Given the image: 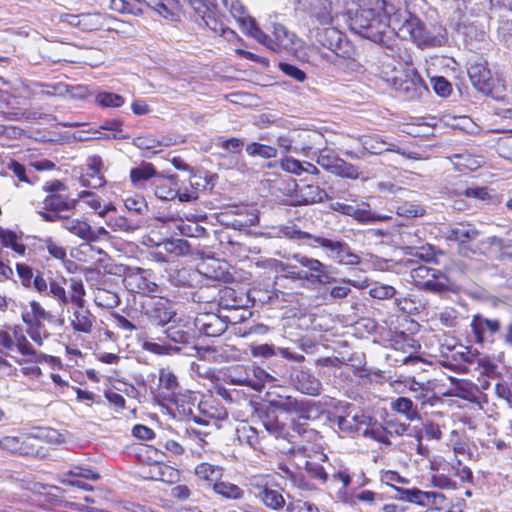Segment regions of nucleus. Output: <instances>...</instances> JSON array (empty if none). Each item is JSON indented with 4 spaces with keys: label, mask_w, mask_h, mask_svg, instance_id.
Segmentation results:
<instances>
[{
    "label": "nucleus",
    "mask_w": 512,
    "mask_h": 512,
    "mask_svg": "<svg viewBox=\"0 0 512 512\" xmlns=\"http://www.w3.org/2000/svg\"><path fill=\"white\" fill-rule=\"evenodd\" d=\"M357 6L350 21L351 29L373 42H384L386 34L391 32L394 4L388 0H358Z\"/></svg>",
    "instance_id": "obj_1"
},
{
    "label": "nucleus",
    "mask_w": 512,
    "mask_h": 512,
    "mask_svg": "<svg viewBox=\"0 0 512 512\" xmlns=\"http://www.w3.org/2000/svg\"><path fill=\"white\" fill-rule=\"evenodd\" d=\"M42 190L46 196L38 213L44 221L54 222L59 213L74 210L77 206V200L69 197L68 187L59 179L46 181Z\"/></svg>",
    "instance_id": "obj_2"
},
{
    "label": "nucleus",
    "mask_w": 512,
    "mask_h": 512,
    "mask_svg": "<svg viewBox=\"0 0 512 512\" xmlns=\"http://www.w3.org/2000/svg\"><path fill=\"white\" fill-rule=\"evenodd\" d=\"M391 32L400 39L410 40L419 46L427 44L429 38L420 18L395 5L392 13Z\"/></svg>",
    "instance_id": "obj_3"
},
{
    "label": "nucleus",
    "mask_w": 512,
    "mask_h": 512,
    "mask_svg": "<svg viewBox=\"0 0 512 512\" xmlns=\"http://www.w3.org/2000/svg\"><path fill=\"white\" fill-rule=\"evenodd\" d=\"M294 233L297 239H312L315 243L314 246L327 250L329 257L339 265L357 266L361 263V257L343 240L314 236L304 231H295Z\"/></svg>",
    "instance_id": "obj_4"
},
{
    "label": "nucleus",
    "mask_w": 512,
    "mask_h": 512,
    "mask_svg": "<svg viewBox=\"0 0 512 512\" xmlns=\"http://www.w3.org/2000/svg\"><path fill=\"white\" fill-rule=\"evenodd\" d=\"M413 284L433 293L454 291L453 282L441 270L426 265H419L410 271Z\"/></svg>",
    "instance_id": "obj_5"
},
{
    "label": "nucleus",
    "mask_w": 512,
    "mask_h": 512,
    "mask_svg": "<svg viewBox=\"0 0 512 512\" xmlns=\"http://www.w3.org/2000/svg\"><path fill=\"white\" fill-rule=\"evenodd\" d=\"M315 40L339 58L349 59L354 53V47L346 35L332 25L322 29L317 28Z\"/></svg>",
    "instance_id": "obj_6"
},
{
    "label": "nucleus",
    "mask_w": 512,
    "mask_h": 512,
    "mask_svg": "<svg viewBox=\"0 0 512 512\" xmlns=\"http://www.w3.org/2000/svg\"><path fill=\"white\" fill-rule=\"evenodd\" d=\"M154 194L161 200L171 201L178 199L180 202L196 200L195 192L188 193V187H180L177 175L158 176L153 180Z\"/></svg>",
    "instance_id": "obj_7"
},
{
    "label": "nucleus",
    "mask_w": 512,
    "mask_h": 512,
    "mask_svg": "<svg viewBox=\"0 0 512 512\" xmlns=\"http://www.w3.org/2000/svg\"><path fill=\"white\" fill-rule=\"evenodd\" d=\"M360 147L346 150L344 155L351 159H362L368 155H380L384 152H399V148L377 134L362 135L357 138Z\"/></svg>",
    "instance_id": "obj_8"
},
{
    "label": "nucleus",
    "mask_w": 512,
    "mask_h": 512,
    "mask_svg": "<svg viewBox=\"0 0 512 512\" xmlns=\"http://www.w3.org/2000/svg\"><path fill=\"white\" fill-rule=\"evenodd\" d=\"M468 75L472 85L486 96L498 98L499 83L492 77L486 60L472 63L468 68Z\"/></svg>",
    "instance_id": "obj_9"
},
{
    "label": "nucleus",
    "mask_w": 512,
    "mask_h": 512,
    "mask_svg": "<svg viewBox=\"0 0 512 512\" xmlns=\"http://www.w3.org/2000/svg\"><path fill=\"white\" fill-rule=\"evenodd\" d=\"M387 81L396 92L409 100L418 98L422 90L426 89L423 78L414 69L405 70Z\"/></svg>",
    "instance_id": "obj_10"
},
{
    "label": "nucleus",
    "mask_w": 512,
    "mask_h": 512,
    "mask_svg": "<svg viewBox=\"0 0 512 512\" xmlns=\"http://www.w3.org/2000/svg\"><path fill=\"white\" fill-rule=\"evenodd\" d=\"M294 258L305 268V270H303V281L314 285H328L336 282V279L331 275L329 270L330 266L320 260L299 255H296Z\"/></svg>",
    "instance_id": "obj_11"
},
{
    "label": "nucleus",
    "mask_w": 512,
    "mask_h": 512,
    "mask_svg": "<svg viewBox=\"0 0 512 512\" xmlns=\"http://www.w3.org/2000/svg\"><path fill=\"white\" fill-rule=\"evenodd\" d=\"M249 36L275 52H280L292 44V36L286 27L279 23L272 25L271 35L264 33L256 24Z\"/></svg>",
    "instance_id": "obj_12"
},
{
    "label": "nucleus",
    "mask_w": 512,
    "mask_h": 512,
    "mask_svg": "<svg viewBox=\"0 0 512 512\" xmlns=\"http://www.w3.org/2000/svg\"><path fill=\"white\" fill-rule=\"evenodd\" d=\"M153 276L150 269L133 268L125 274L123 284L131 293L150 295L158 291V284L152 280Z\"/></svg>",
    "instance_id": "obj_13"
},
{
    "label": "nucleus",
    "mask_w": 512,
    "mask_h": 512,
    "mask_svg": "<svg viewBox=\"0 0 512 512\" xmlns=\"http://www.w3.org/2000/svg\"><path fill=\"white\" fill-rule=\"evenodd\" d=\"M196 21L200 20L207 28L215 33H223L224 27L217 6L211 0H189Z\"/></svg>",
    "instance_id": "obj_14"
},
{
    "label": "nucleus",
    "mask_w": 512,
    "mask_h": 512,
    "mask_svg": "<svg viewBox=\"0 0 512 512\" xmlns=\"http://www.w3.org/2000/svg\"><path fill=\"white\" fill-rule=\"evenodd\" d=\"M104 163L99 155L89 156L85 169L80 173L79 182L81 186L99 189L106 185L107 181L103 174Z\"/></svg>",
    "instance_id": "obj_15"
},
{
    "label": "nucleus",
    "mask_w": 512,
    "mask_h": 512,
    "mask_svg": "<svg viewBox=\"0 0 512 512\" xmlns=\"http://www.w3.org/2000/svg\"><path fill=\"white\" fill-rule=\"evenodd\" d=\"M268 397L269 399L267 401L271 408L289 414H296L299 418L309 419V413L312 408L309 401L299 400L292 396L277 395L276 397H272L270 393H268Z\"/></svg>",
    "instance_id": "obj_16"
},
{
    "label": "nucleus",
    "mask_w": 512,
    "mask_h": 512,
    "mask_svg": "<svg viewBox=\"0 0 512 512\" xmlns=\"http://www.w3.org/2000/svg\"><path fill=\"white\" fill-rule=\"evenodd\" d=\"M142 308L149 320H172L177 314L175 303L162 296L149 298Z\"/></svg>",
    "instance_id": "obj_17"
},
{
    "label": "nucleus",
    "mask_w": 512,
    "mask_h": 512,
    "mask_svg": "<svg viewBox=\"0 0 512 512\" xmlns=\"http://www.w3.org/2000/svg\"><path fill=\"white\" fill-rule=\"evenodd\" d=\"M15 270L20 284L25 289L35 290L39 294H47L48 283L41 271L37 270L36 273H34V269L24 262H17L15 264Z\"/></svg>",
    "instance_id": "obj_18"
},
{
    "label": "nucleus",
    "mask_w": 512,
    "mask_h": 512,
    "mask_svg": "<svg viewBox=\"0 0 512 512\" xmlns=\"http://www.w3.org/2000/svg\"><path fill=\"white\" fill-rule=\"evenodd\" d=\"M200 272L205 278L203 282L205 287H215L219 284H227L234 280L226 263L220 262L217 259H211L209 262L202 264Z\"/></svg>",
    "instance_id": "obj_19"
},
{
    "label": "nucleus",
    "mask_w": 512,
    "mask_h": 512,
    "mask_svg": "<svg viewBox=\"0 0 512 512\" xmlns=\"http://www.w3.org/2000/svg\"><path fill=\"white\" fill-rule=\"evenodd\" d=\"M63 228L86 243L97 242L101 236L109 234L104 227L93 229L88 222L78 218H67L63 222Z\"/></svg>",
    "instance_id": "obj_20"
},
{
    "label": "nucleus",
    "mask_w": 512,
    "mask_h": 512,
    "mask_svg": "<svg viewBox=\"0 0 512 512\" xmlns=\"http://www.w3.org/2000/svg\"><path fill=\"white\" fill-rule=\"evenodd\" d=\"M398 317L412 318L428 315V303L419 295H408L395 299Z\"/></svg>",
    "instance_id": "obj_21"
},
{
    "label": "nucleus",
    "mask_w": 512,
    "mask_h": 512,
    "mask_svg": "<svg viewBox=\"0 0 512 512\" xmlns=\"http://www.w3.org/2000/svg\"><path fill=\"white\" fill-rule=\"evenodd\" d=\"M447 195L449 198L454 199L455 203L464 198L469 200L489 201L491 195L487 187H469L465 182L459 181L452 183L447 187Z\"/></svg>",
    "instance_id": "obj_22"
},
{
    "label": "nucleus",
    "mask_w": 512,
    "mask_h": 512,
    "mask_svg": "<svg viewBox=\"0 0 512 512\" xmlns=\"http://www.w3.org/2000/svg\"><path fill=\"white\" fill-rule=\"evenodd\" d=\"M167 338L175 343L192 344L201 334L196 322H175L165 330Z\"/></svg>",
    "instance_id": "obj_23"
},
{
    "label": "nucleus",
    "mask_w": 512,
    "mask_h": 512,
    "mask_svg": "<svg viewBox=\"0 0 512 512\" xmlns=\"http://www.w3.org/2000/svg\"><path fill=\"white\" fill-rule=\"evenodd\" d=\"M156 11L161 17L170 21H179L181 5L179 0H135Z\"/></svg>",
    "instance_id": "obj_24"
},
{
    "label": "nucleus",
    "mask_w": 512,
    "mask_h": 512,
    "mask_svg": "<svg viewBox=\"0 0 512 512\" xmlns=\"http://www.w3.org/2000/svg\"><path fill=\"white\" fill-rule=\"evenodd\" d=\"M171 282L179 287H204L203 282L205 281L204 276L200 272V269L192 267H181L176 269L171 275Z\"/></svg>",
    "instance_id": "obj_25"
},
{
    "label": "nucleus",
    "mask_w": 512,
    "mask_h": 512,
    "mask_svg": "<svg viewBox=\"0 0 512 512\" xmlns=\"http://www.w3.org/2000/svg\"><path fill=\"white\" fill-rule=\"evenodd\" d=\"M84 296L85 289L83 281L81 279L72 278L70 283V297L68 298V302L70 301L74 306L75 320H89L90 313L84 307Z\"/></svg>",
    "instance_id": "obj_26"
},
{
    "label": "nucleus",
    "mask_w": 512,
    "mask_h": 512,
    "mask_svg": "<svg viewBox=\"0 0 512 512\" xmlns=\"http://www.w3.org/2000/svg\"><path fill=\"white\" fill-rule=\"evenodd\" d=\"M0 244L2 248L10 249L15 257H25L28 247L24 243L22 233L0 226Z\"/></svg>",
    "instance_id": "obj_27"
},
{
    "label": "nucleus",
    "mask_w": 512,
    "mask_h": 512,
    "mask_svg": "<svg viewBox=\"0 0 512 512\" xmlns=\"http://www.w3.org/2000/svg\"><path fill=\"white\" fill-rule=\"evenodd\" d=\"M223 3L240 27L249 35L256 21L248 14L245 6L239 0H223Z\"/></svg>",
    "instance_id": "obj_28"
},
{
    "label": "nucleus",
    "mask_w": 512,
    "mask_h": 512,
    "mask_svg": "<svg viewBox=\"0 0 512 512\" xmlns=\"http://www.w3.org/2000/svg\"><path fill=\"white\" fill-rule=\"evenodd\" d=\"M293 383L297 390L307 395L316 396L321 390V382L308 370L295 371Z\"/></svg>",
    "instance_id": "obj_29"
},
{
    "label": "nucleus",
    "mask_w": 512,
    "mask_h": 512,
    "mask_svg": "<svg viewBox=\"0 0 512 512\" xmlns=\"http://www.w3.org/2000/svg\"><path fill=\"white\" fill-rule=\"evenodd\" d=\"M320 166L330 170L337 176L348 179H358L361 171L359 168L343 159H332L331 163H325V158L320 161Z\"/></svg>",
    "instance_id": "obj_30"
},
{
    "label": "nucleus",
    "mask_w": 512,
    "mask_h": 512,
    "mask_svg": "<svg viewBox=\"0 0 512 512\" xmlns=\"http://www.w3.org/2000/svg\"><path fill=\"white\" fill-rule=\"evenodd\" d=\"M478 235L479 231L472 224L458 223L449 230L447 238L450 241L457 242L460 246L466 247Z\"/></svg>",
    "instance_id": "obj_31"
},
{
    "label": "nucleus",
    "mask_w": 512,
    "mask_h": 512,
    "mask_svg": "<svg viewBox=\"0 0 512 512\" xmlns=\"http://www.w3.org/2000/svg\"><path fill=\"white\" fill-rule=\"evenodd\" d=\"M75 200H77V203L82 201L100 217H105L108 212L116 210L112 203L103 205L101 198L96 193L89 190H83L79 192Z\"/></svg>",
    "instance_id": "obj_32"
},
{
    "label": "nucleus",
    "mask_w": 512,
    "mask_h": 512,
    "mask_svg": "<svg viewBox=\"0 0 512 512\" xmlns=\"http://www.w3.org/2000/svg\"><path fill=\"white\" fill-rule=\"evenodd\" d=\"M310 18L321 26L327 27L333 24L332 3L329 0H316L310 11Z\"/></svg>",
    "instance_id": "obj_33"
},
{
    "label": "nucleus",
    "mask_w": 512,
    "mask_h": 512,
    "mask_svg": "<svg viewBox=\"0 0 512 512\" xmlns=\"http://www.w3.org/2000/svg\"><path fill=\"white\" fill-rule=\"evenodd\" d=\"M129 177L134 187L143 188L147 181L157 177V170L154 164L143 161L139 166L130 170Z\"/></svg>",
    "instance_id": "obj_34"
},
{
    "label": "nucleus",
    "mask_w": 512,
    "mask_h": 512,
    "mask_svg": "<svg viewBox=\"0 0 512 512\" xmlns=\"http://www.w3.org/2000/svg\"><path fill=\"white\" fill-rule=\"evenodd\" d=\"M325 196V191L317 185H303L298 188L294 205H309L321 202Z\"/></svg>",
    "instance_id": "obj_35"
},
{
    "label": "nucleus",
    "mask_w": 512,
    "mask_h": 512,
    "mask_svg": "<svg viewBox=\"0 0 512 512\" xmlns=\"http://www.w3.org/2000/svg\"><path fill=\"white\" fill-rule=\"evenodd\" d=\"M260 417L264 428L270 435L276 438H286L285 425L278 420L274 411L260 410Z\"/></svg>",
    "instance_id": "obj_36"
},
{
    "label": "nucleus",
    "mask_w": 512,
    "mask_h": 512,
    "mask_svg": "<svg viewBox=\"0 0 512 512\" xmlns=\"http://www.w3.org/2000/svg\"><path fill=\"white\" fill-rule=\"evenodd\" d=\"M438 496L435 492H424L418 488L413 489H396V494L392 497L395 499L409 501L419 505H425L430 498Z\"/></svg>",
    "instance_id": "obj_37"
},
{
    "label": "nucleus",
    "mask_w": 512,
    "mask_h": 512,
    "mask_svg": "<svg viewBox=\"0 0 512 512\" xmlns=\"http://www.w3.org/2000/svg\"><path fill=\"white\" fill-rule=\"evenodd\" d=\"M419 328V322H411V326L407 329H398V327H396L395 330L392 331L390 328L385 339L391 343V346L398 349L403 344V340H406L410 334H416Z\"/></svg>",
    "instance_id": "obj_38"
},
{
    "label": "nucleus",
    "mask_w": 512,
    "mask_h": 512,
    "mask_svg": "<svg viewBox=\"0 0 512 512\" xmlns=\"http://www.w3.org/2000/svg\"><path fill=\"white\" fill-rule=\"evenodd\" d=\"M350 286L363 289L369 286V282L365 279L361 281V283H358L354 280L343 278L341 280V285L333 286L330 289V296L336 299L346 298L351 292Z\"/></svg>",
    "instance_id": "obj_39"
},
{
    "label": "nucleus",
    "mask_w": 512,
    "mask_h": 512,
    "mask_svg": "<svg viewBox=\"0 0 512 512\" xmlns=\"http://www.w3.org/2000/svg\"><path fill=\"white\" fill-rule=\"evenodd\" d=\"M158 248L163 249L167 256H183L190 252V245L184 239L166 240L159 244Z\"/></svg>",
    "instance_id": "obj_40"
},
{
    "label": "nucleus",
    "mask_w": 512,
    "mask_h": 512,
    "mask_svg": "<svg viewBox=\"0 0 512 512\" xmlns=\"http://www.w3.org/2000/svg\"><path fill=\"white\" fill-rule=\"evenodd\" d=\"M95 103L101 108H119L125 104V98L117 93L101 91L96 94Z\"/></svg>",
    "instance_id": "obj_41"
},
{
    "label": "nucleus",
    "mask_w": 512,
    "mask_h": 512,
    "mask_svg": "<svg viewBox=\"0 0 512 512\" xmlns=\"http://www.w3.org/2000/svg\"><path fill=\"white\" fill-rule=\"evenodd\" d=\"M396 213L405 218L423 217L426 209L416 201H403L396 207Z\"/></svg>",
    "instance_id": "obj_42"
},
{
    "label": "nucleus",
    "mask_w": 512,
    "mask_h": 512,
    "mask_svg": "<svg viewBox=\"0 0 512 512\" xmlns=\"http://www.w3.org/2000/svg\"><path fill=\"white\" fill-rule=\"evenodd\" d=\"M454 167L463 173L475 171L480 167L479 160L468 153L456 154L453 157Z\"/></svg>",
    "instance_id": "obj_43"
},
{
    "label": "nucleus",
    "mask_w": 512,
    "mask_h": 512,
    "mask_svg": "<svg viewBox=\"0 0 512 512\" xmlns=\"http://www.w3.org/2000/svg\"><path fill=\"white\" fill-rule=\"evenodd\" d=\"M352 217L360 223L368 224L374 222H385L391 219V216L372 212L370 209L354 207Z\"/></svg>",
    "instance_id": "obj_44"
},
{
    "label": "nucleus",
    "mask_w": 512,
    "mask_h": 512,
    "mask_svg": "<svg viewBox=\"0 0 512 512\" xmlns=\"http://www.w3.org/2000/svg\"><path fill=\"white\" fill-rule=\"evenodd\" d=\"M392 409L398 413L404 414L409 421L419 419V413L414 408L411 399L407 397H399L392 402Z\"/></svg>",
    "instance_id": "obj_45"
},
{
    "label": "nucleus",
    "mask_w": 512,
    "mask_h": 512,
    "mask_svg": "<svg viewBox=\"0 0 512 512\" xmlns=\"http://www.w3.org/2000/svg\"><path fill=\"white\" fill-rule=\"evenodd\" d=\"M246 152L249 156H259L264 159H271L277 156V149L273 146L259 142H251L246 146Z\"/></svg>",
    "instance_id": "obj_46"
},
{
    "label": "nucleus",
    "mask_w": 512,
    "mask_h": 512,
    "mask_svg": "<svg viewBox=\"0 0 512 512\" xmlns=\"http://www.w3.org/2000/svg\"><path fill=\"white\" fill-rule=\"evenodd\" d=\"M66 279L61 277V279H53L49 282L47 287V294H50L52 297L57 299L62 304H68V296L65 290Z\"/></svg>",
    "instance_id": "obj_47"
},
{
    "label": "nucleus",
    "mask_w": 512,
    "mask_h": 512,
    "mask_svg": "<svg viewBox=\"0 0 512 512\" xmlns=\"http://www.w3.org/2000/svg\"><path fill=\"white\" fill-rule=\"evenodd\" d=\"M253 301H259L262 304H268L272 309H284L285 306L281 304L276 293L262 292L260 289H252Z\"/></svg>",
    "instance_id": "obj_48"
},
{
    "label": "nucleus",
    "mask_w": 512,
    "mask_h": 512,
    "mask_svg": "<svg viewBox=\"0 0 512 512\" xmlns=\"http://www.w3.org/2000/svg\"><path fill=\"white\" fill-rule=\"evenodd\" d=\"M213 490L217 494L229 499H239L243 494V491L237 485L229 482H215Z\"/></svg>",
    "instance_id": "obj_49"
},
{
    "label": "nucleus",
    "mask_w": 512,
    "mask_h": 512,
    "mask_svg": "<svg viewBox=\"0 0 512 512\" xmlns=\"http://www.w3.org/2000/svg\"><path fill=\"white\" fill-rule=\"evenodd\" d=\"M95 302L98 306L111 309L118 305L119 297L115 292L98 288L95 294Z\"/></svg>",
    "instance_id": "obj_50"
},
{
    "label": "nucleus",
    "mask_w": 512,
    "mask_h": 512,
    "mask_svg": "<svg viewBox=\"0 0 512 512\" xmlns=\"http://www.w3.org/2000/svg\"><path fill=\"white\" fill-rule=\"evenodd\" d=\"M499 323L500 322H471L475 341L477 343H482L484 341V332L486 329H488L491 334L498 332L500 329Z\"/></svg>",
    "instance_id": "obj_51"
},
{
    "label": "nucleus",
    "mask_w": 512,
    "mask_h": 512,
    "mask_svg": "<svg viewBox=\"0 0 512 512\" xmlns=\"http://www.w3.org/2000/svg\"><path fill=\"white\" fill-rule=\"evenodd\" d=\"M195 474L199 479L215 481L221 476V468L208 463H201L196 466Z\"/></svg>",
    "instance_id": "obj_52"
},
{
    "label": "nucleus",
    "mask_w": 512,
    "mask_h": 512,
    "mask_svg": "<svg viewBox=\"0 0 512 512\" xmlns=\"http://www.w3.org/2000/svg\"><path fill=\"white\" fill-rule=\"evenodd\" d=\"M175 476L176 471L171 467L163 466L157 463L150 469L149 478L156 481L173 482Z\"/></svg>",
    "instance_id": "obj_53"
},
{
    "label": "nucleus",
    "mask_w": 512,
    "mask_h": 512,
    "mask_svg": "<svg viewBox=\"0 0 512 512\" xmlns=\"http://www.w3.org/2000/svg\"><path fill=\"white\" fill-rule=\"evenodd\" d=\"M17 328L15 327L13 330V340L19 352L25 356H36V351L32 348L22 331H19Z\"/></svg>",
    "instance_id": "obj_54"
},
{
    "label": "nucleus",
    "mask_w": 512,
    "mask_h": 512,
    "mask_svg": "<svg viewBox=\"0 0 512 512\" xmlns=\"http://www.w3.org/2000/svg\"><path fill=\"white\" fill-rule=\"evenodd\" d=\"M261 497L264 504L272 509H279L285 503L283 496L278 491L272 489H264L261 493Z\"/></svg>",
    "instance_id": "obj_55"
},
{
    "label": "nucleus",
    "mask_w": 512,
    "mask_h": 512,
    "mask_svg": "<svg viewBox=\"0 0 512 512\" xmlns=\"http://www.w3.org/2000/svg\"><path fill=\"white\" fill-rule=\"evenodd\" d=\"M134 144L143 150H153L163 145H168L167 143H164L163 140H159L151 134L136 137L134 139Z\"/></svg>",
    "instance_id": "obj_56"
},
{
    "label": "nucleus",
    "mask_w": 512,
    "mask_h": 512,
    "mask_svg": "<svg viewBox=\"0 0 512 512\" xmlns=\"http://www.w3.org/2000/svg\"><path fill=\"white\" fill-rule=\"evenodd\" d=\"M431 84L435 93L440 97L446 98L452 93L451 83L443 76L431 78Z\"/></svg>",
    "instance_id": "obj_57"
},
{
    "label": "nucleus",
    "mask_w": 512,
    "mask_h": 512,
    "mask_svg": "<svg viewBox=\"0 0 512 512\" xmlns=\"http://www.w3.org/2000/svg\"><path fill=\"white\" fill-rule=\"evenodd\" d=\"M124 205L128 211L136 214H143L148 209L144 197L138 195L127 197L124 200Z\"/></svg>",
    "instance_id": "obj_58"
},
{
    "label": "nucleus",
    "mask_w": 512,
    "mask_h": 512,
    "mask_svg": "<svg viewBox=\"0 0 512 512\" xmlns=\"http://www.w3.org/2000/svg\"><path fill=\"white\" fill-rule=\"evenodd\" d=\"M279 67L285 75L293 78L297 82L302 83L307 79L306 73L293 64L280 63Z\"/></svg>",
    "instance_id": "obj_59"
},
{
    "label": "nucleus",
    "mask_w": 512,
    "mask_h": 512,
    "mask_svg": "<svg viewBox=\"0 0 512 512\" xmlns=\"http://www.w3.org/2000/svg\"><path fill=\"white\" fill-rule=\"evenodd\" d=\"M7 168L13 173L19 182L28 184L31 183L27 177L26 167L22 163L18 162L17 160L10 159V161L7 163Z\"/></svg>",
    "instance_id": "obj_60"
},
{
    "label": "nucleus",
    "mask_w": 512,
    "mask_h": 512,
    "mask_svg": "<svg viewBox=\"0 0 512 512\" xmlns=\"http://www.w3.org/2000/svg\"><path fill=\"white\" fill-rule=\"evenodd\" d=\"M305 470L312 478L319 479L322 482H326L328 480V474L324 467L319 463L306 461Z\"/></svg>",
    "instance_id": "obj_61"
},
{
    "label": "nucleus",
    "mask_w": 512,
    "mask_h": 512,
    "mask_svg": "<svg viewBox=\"0 0 512 512\" xmlns=\"http://www.w3.org/2000/svg\"><path fill=\"white\" fill-rule=\"evenodd\" d=\"M219 146L222 149L227 150L231 153L241 154L244 146V141L241 138L231 137L228 139L221 140Z\"/></svg>",
    "instance_id": "obj_62"
},
{
    "label": "nucleus",
    "mask_w": 512,
    "mask_h": 512,
    "mask_svg": "<svg viewBox=\"0 0 512 512\" xmlns=\"http://www.w3.org/2000/svg\"><path fill=\"white\" fill-rule=\"evenodd\" d=\"M396 294V289L391 285H377L370 290V295L377 299H390Z\"/></svg>",
    "instance_id": "obj_63"
},
{
    "label": "nucleus",
    "mask_w": 512,
    "mask_h": 512,
    "mask_svg": "<svg viewBox=\"0 0 512 512\" xmlns=\"http://www.w3.org/2000/svg\"><path fill=\"white\" fill-rule=\"evenodd\" d=\"M45 243H46L47 251L50 254V256H52L53 258H55L57 260H61V261L66 259L67 252L63 246L59 245L51 238L47 239L45 241Z\"/></svg>",
    "instance_id": "obj_64"
}]
</instances>
